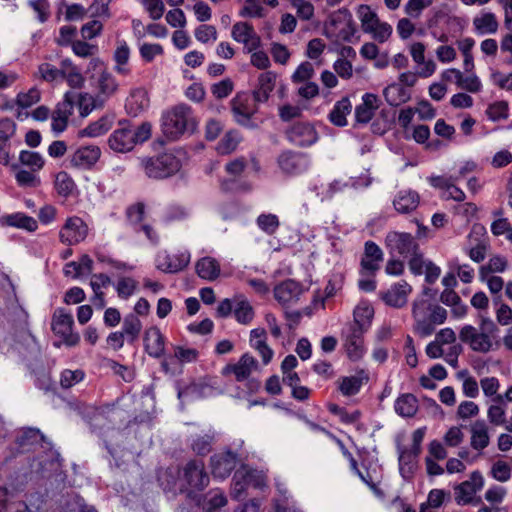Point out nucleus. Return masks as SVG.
<instances>
[{"mask_svg":"<svg viewBox=\"0 0 512 512\" xmlns=\"http://www.w3.org/2000/svg\"><path fill=\"white\" fill-rule=\"evenodd\" d=\"M412 314L414 332L420 337L430 336L435 331V325L443 324L447 318L446 309L424 299L414 301Z\"/></svg>","mask_w":512,"mask_h":512,"instance_id":"1","label":"nucleus"},{"mask_svg":"<svg viewBox=\"0 0 512 512\" xmlns=\"http://www.w3.org/2000/svg\"><path fill=\"white\" fill-rule=\"evenodd\" d=\"M497 332L498 328L490 318H482L480 329L472 325H465L459 332V338L473 351L487 353L493 349L494 337Z\"/></svg>","mask_w":512,"mask_h":512,"instance_id":"2","label":"nucleus"},{"mask_svg":"<svg viewBox=\"0 0 512 512\" xmlns=\"http://www.w3.org/2000/svg\"><path fill=\"white\" fill-rule=\"evenodd\" d=\"M150 137L151 125L148 122H144L136 128L125 125L112 132L108 138V145L115 152L126 153L131 151L135 145L144 143Z\"/></svg>","mask_w":512,"mask_h":512,"instance_id":"3","label":"nucleus"},{"mask_svg":"<svg viewBox=\"0 0 512 512\" xmlns=\"http://www.w3.org/2000/svg\"><path fill=\"white\" fill-rule=\"evenodd\" d=\"M196 122L192 109L186 104H178L163 114L162 130L167 138L175 140L187 131H193Z\"/></svg>","mask_w":512,"mask_h":512,"instance_id":"4","label":"nucleus"},{"mask_svg":"<svg viewBox=\"0 0 512 512\" xmlns=\"http://www.w3.org/2000/svg\"><path fill=\"white\" fill-rule=\"evenodd\" d=\"M142 168L149 178L163 179L170 177L181 169V160L172 152H166L154 158H144Z\"/></svg>","mask_w":512,"mask_h":512,"instance_id":"5","label":"nucleus"},{"mask_svg":"<svg viewBox=\"0 0 512 512\" xmlns=\"http://www.w3.org/2000/svg\"><path fill=\"white\" fill-rule=\"evenodd\" d=\"M355 32L352 15L347 10L332 13L324 26V34L334 41L350 42Z\"/></svg>","mask_w":512,"mask_h":512,"instance_id":"6","label":"nucleus"},{"mask_svg":"<svg viewBox=\"0 0 512 512\" xmlns=\"http://www.w3.org/2000/svg\"><path fill=\"white\" fill-rule=\"evenodd\" d=\"M484 486V478L479 471L471 473L470 478L455 486V501L458 505H474L478 506L482 503L480 497H476Z\"/></svg>","mask_w":512,"mask_h":512,"instance_id":"7","label":"nucleus"},{"mask_svg":"<svg viewBox=\"0 0 512 512\" xmlns=\"http://www.w3.org/2000/svg\"><path fill=\"white\" fill-rule=\"evenodd\" d=\"M385 247L391 257H409L419 250L416 239L405 232L391 231L385 237Z\"/></svg>","mask_w":512,"mask_h":512,"instance_id":"8","label":"nucleus"},{"mask_svg":"<svg viewBox=\"0 0 512 512\" xmlns=\"http://www.w3.org/2000/svg\"><path fill=\"white\" fill-rule=\"evenodd\" d=\"M263 486L264 478L261 473L247 467H241L236 470L233 476L231 496L239 500L248 488H262Z\"/></svg>","mask_w":512,"mask_h":512,"instance_id":"9","label":"nucleus"},{"mask_svg":"<svg viewBox=\"0 0 512 512\" xmlns=\"http://www.w3.org/2000/svg\"><path fill=\"white\" fill-rule=\"evenodd\" d=\"M182 480L191 490H203L209 484V476L201 460L189 461L182 470Z\"/></svg>","mask_w":512,"mask_h":512,"instance_id":"10","label":"nucleus"},{"mask_svg":"<svg viewBox=\"0 0 512 512\" xmlns=\"http://www.w3.org/2000/svg\"><path fill=\"white\" fill-rule=\"evenodd\" d=\"M73 323L74 320L71 314L63 310H57L54 313L52 330L56 335L60 336L68 346H75L80 340L79 335L72 331Z\"/></svg>","mask_w":512,"mask_h":512,"instance_id":"11","label":"nucleus"},{"mask_svg":"<svg viewBox=\"0 0 512 512\" xmlns=\"http://www.w3.org/2000/svg\"><path fill=\"white\" fill-rule=\"evenodd\" d=\"M87 234L86 223L80 217L73 216L66 220L59 232V238L63 244L71 246L82 242Z\"/></svg>","mask_w":512,"mask_h":512,"instance_id":"12","label":"nucleus"},{"mask_svg":"<svg viewBox=\"0 0 512 512\" xmlns=\"http://www.w3.org/2000/svg\"><path fill=\"white\" fill-rule=\"evenodd\" d=\"M76 99L74 92H66L62 102L58 103L51 116V128L55 133L63 132L68 124V119L73 112V104Z\"/></svg>","mask_w":512,"mask_h":512,"instance_id":"13","label":"nucleus"},{"mask_svg":"<svg viewBox=\"0 0 512 512\" xmlns=\"http://www.w3.org/2000/svg\"><path fill=\"white\" fill-rule=\"evenodd\" d=\"M310 159L304 153L283 152L278 157V165L282 172L289 175H299L306 172L310 167Z\"/></svg>","mask_w":512,"mask_h":512,"instance_id":"14","label":"nucleus"},{"mask_svg":"<svg viewBox=\"0 0 512 512\" xmlns=\"http://www.w3.org/2000/svg\"><path fill=\"white\" fill-rule=\"evenodd\" d=\"M365 332L358 326H348L343 331L344 347L349 359L357 361L363 357L365 353L363 335Z\"/></svg>","mask_w":512,"mask_h":512,"instance_id":"15","label":"nucleus"},{"mask_svg":"<svg viewBox=\"0 0 512 512\" xmlns=\"http://www.w3.org/2000/svg\"><path fill=\"white\" fill-rule=\"evenodd\" d=\"M458 180L459 177L456 176H431L428 178V182L432 187L442 190V198L462 202L465 200L466 195L462 189L455 185V182Z\"/></svg>","mask_w":512,"mask_h":512,"instance_id":"16","label":"nucleus"},{"mask_svg":"<svg viewBox=\"0 0 512 512\" xmlns=\"http://www.w3.org/2000/svg\"><path fill=\"white\" fill-rule=\"evenodd\" d=\"M191 255L188 251L177 254L159 252L156 257V267L166 273H176L183 270L190 262Z\"/></svg>","mask_w":512,"mask_h":512,"instance_id":"17","label":"nucleus"},{"mask_svg":"<svg viewBox=\"0 0 512 512\" xmlns=\"http://www.w3.org/2000/svg\"><path fill=\"white\" fill-rule=\"evenodd\" d=\"M232 38L244 45V50L248 53L257 50L260 47V37L255 32L254 28L245 22H238L233 25L231 31Z\"/></svg>","mask_w":512,"mask_h":512,"instance_id":"18","label":"nucleus"},{"mask_svg":"<svg viewBox=\"0 0 512 512\" xmlns=\"http://www.w3.org/2000/svg\"><path fill=\"white\" fill-rule=\"evenodd\" d=\"M287 137L290 142L301 147L311 146L318 140L315 128L305 122L295 123L287 131Z\"/></svg>","mask_w":512,"mask_h":512,"instance_id":"19","label":"nucleus"},{"mask_svg":"<svg viewBox=\"0 0 512 512\" xmlns=\"http://www.w3.org/2000/svg\"><path fill=\"white\" fill-rule=\"evenodd\" d=\"M101 149L96 145L81 146L70 156V165L75 168L90 169L99 160Z\"/></svg>","mask_w":512,"mask_h":512,"instance_id":"20","label":"nucleus"},{"mask_svg":"<svg viewBox=\"0 0 512 512\" xmlns=\"http://www.w3.org/2000/svg\"><path fill=\"white\" fill-rule=\"evenodd\" d=\"M237 456L230 451L215 454L211 457V470L215 478L225 479L236 467Z\"/></svg>","mask_w":512,"mask_h":512,"instance_id":"21","label":"nucleus"},{"mask_svg":"<svg viewBox=\"0 0 512 512\" xmlns=\"http://www.w3.org/2000/svg\"><path fill=\"white\" fill-rule=\"evenodd\" d=\"M411 291L412 287L406 281H401L393 284L390 289L383 292L381 298L387 305L394 308H401L406 305L408 295Z\"/></svg>","mask_w":512,"mask_h":512,"instance_id":"22","label":"nucleus"},{"mask_svg":"<svg viewBox=\"0 0 512 512\" xmlns=\"http://www.w3.org/2000/svg\"><path fill=\"white\" fill-rule=\"evenodd\" d=\"M302 288L294 280H286L274 288V297L283 306L293 304L299 300Z\"/></svg>","mask_w":512,"mask_h":512,"instance_id":"23","label":"nucleus"},{"mask_svg":"<svg viewBox=\"0 0 512 512\" xmlns=\"http://www.w3.org/2000/svg\"><path fill=\"white\" fill-rule=\"evenodd\" d=\"M257 368V360L246 353L241 356L236 364H229L223 368V374H234L237 381L247 379Z\"/></svg>","mask_w":512,"mask_h":512,"instance_id":"24","label":"nucleus"},{"mask_svg":"<svg viewBox=\"0 0 512 512\" xmlns=\"http://www.w3.org/2000/svg\"><path fill=\"white\" fill-rule=\"evenodd\" d=\"M485 233L486 231L483 226L474 225L468 235L470 243L473 239L476 241L475 246H470L466 249L470 259L476 263L482 262L486 257L488 244L484 240L480 239L485 235Z\"/></svg>","mask_w":512,"mask_h":512,"instance_id":"25","label":"nucleus"},{"mask_svg":"<svg viewBox=\"0 0 512 512\" xmlns=\"http://www.w3.org/2000/svg\"><path fill=\"white\" fill-rule=\"evenodd\" d=\"M382 249L373 241H367L364 247V254L361 259V267L363 270L374 274L383 261Z\"/></svg>","mask_w":512,"mask_h":512,"instance_id":"26","label":"nucleus"},{"mask_svg":"<svg viewBox=\"0 0 512 512\" xmlns=\"http://www.w3.org/2000/svg\"><path fill=\"white\" fill-rule=\"evenodd\" d=\"M16 131V123L10 118L0 120V163L8 165L10 155L8 151L9 141Z\"/></svg>","mask_w":512,"mask_h":512,"instance_id":"27","label":"nucleus"},{"mask_svg":"<svg viewBox=\"0 0 512 512\" xmlns=\"http://www.w3.org/2000/svg\"><path fill=\"white\" fill-rule=\"evenodd\" d=\"M144 345L150 356L159 358L163 355L165 349L164 337L157 327H150L146 330Z\"/></svg>","mask_w":512,"mask_h":512,"instance_id":"28","label":"nucleus"},{"mask_svg":"<svg viewBox=\"0 0 512 512\" xmlns=\"http://www.w3.org/2000/svg\"><path fill=\"white\" fill-rule=\"evenodd\" d=\"M470 444L474 450L482 451L490 443L489 427L484 420H477L471 425Z\"/></svg>","mask_w":512,"mask_h":512,"instance_id":"29","label":"nucleus"},{"mask_svg":"<svg viewBox=\"0 0 512 512\" xmlns=\"http://www.w3.org/2000/svg\"><path fill=\"white\" fill-rule=\"evenodd\" d=\"M148 107L149 98L146 90L143 88H136L132 90L125 104L128 114L137 116Z\"/></svg>","mask_w":512,"mask_h":512,"instance_id":"30","label":"nucleus"},{"mask_svg":"<svg viewBox=\"0 0 512 512\" xmlns=\"http://www.w3.org/2000/svg\"><path fill=\"white\" fill-rule=\"evenodd\" d=\"M213 394V389L204 383H192L182 390L178 391V398L182 402H190L201 398L209 397Z\"/></svg>","mask_w":512,"mask_h":512,"instance_id":"31","label":"nucleus"},{"mask_svg":"<svg viewBox=\"0 0 512 512\" xmlns=\"http://www.w3.org/2000/svg\"><path fill=\"white\" fill-rule=\"evenodd\" d=\"M473 26L478 35L495 34L499 24L497 18L492 12H484L474 17Z\"/></svg>","mask_w":512,"mask_h":512,"instance_id":"32","label":"nucleus"},{"mask_svg":"<svg viewBox=\"0 0 512 512\" xmlns=\"http://www.w3.org/2000/svg\"><path fill=\"white\" fill-rule=\"evenodd\" d=\"M351 111V101L347 97H344L334 104L332 110L328 115V119L332 124L338 127H344L347 125L346 117L351 113Z\"/></svg>","mask_w":512,"mask_h":512,"instance_id":"33","label":"nucleus"},{"mask_svg":"<svg viewBox=\"0 0 512 512\" xmlns=\"http://www.w3.org/2000/svg\"><path fill=\"white\" fill-rule=\"evenodd\" d=\"M383 94L387 103L391 106H399L408 102L411 98V92L398 82L388 85Z\"/></svg>","mask_w":512,"mask_h":512,"instance_id":"34","label":"nucleus"},{"mask_svg":"<svg viewBox=\"0 0 512 512\" xmlns=\"http://www.w3.org/2000/svg\"><path fill=\"white\" fill-rule=\"evenodd\" d=\"M419 195L411 190L400 191L393 201L395 209L399 213H410L417 208Z\"/></svg>","mask_w":512,"mask_h":512,"instance_id":"35","label":"nucleus"},{"mask_svg":"<svg viewBox=\"0 0 512 512\" xmlns=\"http://www.w3.org/2000/svg\"><path fill=\"white\" fill-rule=\"evenodd\" d=\"M220 264L212 257H203L196 263V272L202 279L213 281L220 275Z\"/></svg>","mask_w":512,"mask_h":512,"instance_id":"36","label":"nucleus"},{"mask_svg":"<svg viewBox=\"0 0 512 512\" xmlns=\"http://www.w3.org/2000/svg\"><path fill=\"white\" fill-rule=\"evenodd\" d=\"M142 331V322L136 314L130 313L124 317L122 331L126 340L134 344Z\"/></svg>","mask_w":512,"mask_h":512,"instance_id":"37","label":"nucleus"},{"mask_svg":"<svg viewBox=\"0 0 512 512\" xmlns=\"http://www.w3.org/2000/svg\"><path fill=\"white\" fill-rule=\"evenodd\" d=\"M248 98L237 95L231 102L235 120L240 124H247L254 113V109L247 104Z\"/></svg>","mask_w":512,"mask_h":512,"instance_id":"38","label":"nucleus"},{"mask_svg":"<svg viewBox=\"0 0 512 512\" xmlns=\"http://www.w3.org/2000/svg\"><path fill=\"white\" fill-rule=\"evenodd\" d=\"M374 315L373 307L367 302L359 303L353 312L354 322L349 326H358L363 331H367Z\"/></svg>","mask_w":512,"mask_h":512,"instance_id":"39","label":"nucleus"},{"mask_svg":"<svg viewBox=\"0 0 512 512\" xmlns=\"http://www.w3.org/2000/svg\"><path fill=\"white\" fill-rule=\"evenodd\" d=\"M394 409L401 417H412L418 410V401L410 393L402 394L396 399Z\"/></svg>","mask_w":512,"mask_h":512,"instance_id":"40","label":"nucleus"},{"mask_svg":"<svg viewBox=\"0 0 512 512\" xmlns=\"http://www.w3.org/2000/svg\"><path fill=\"white\" fill-rule=\"evenodd\" d=\"M61 67V80L65 79L72 88H80L83 85L84 77L78 67H76L70 59H63L61 61Z\"/></svg>","mask_w":512,"mask_h":512,"instance_id":"41","label":"nucleus"},{"mask_svg":"<svg viewBox=\"0 0 512 512\" xmlns=\"http://www.w3.org/2000/svg\"><path fill=\"white\" fill-rule=\"evenodd\" d=\"M276 75L272 72H265L259 76L258 88L254 91L253 97L256 102H265L274 89Z\"/></svg>","mask_w":512,"mask_h":512,"instance_id":"42","label":"nucleus"},{"mask_svg":"<svg viewBox=\"0 0 512 512\" xmlns=\"http://www.w3.org/2000/svg\"><path fill=\"white\" fill-rule=\"evenodd\" d=\"M2 221L8 226L25 229L30 232L35 231L38 227L37 221L33 217L20 212L6 215L2 218Z\"/></svg>","mask_w":512,"mask_h":512,"instance_id":"43","label":"nucleus"},{"mask_svg":"<svg viewBox=\"0 0 512 512\" xmlns=\"http://www.w3.org/2000/svg\"><path fill=\"white\" fill-rule=\"evenodd\" d=\"M493 404L490 405L487 411V416L491 424L495 426H501L506 423V408L504 403V397L498 395L492 398Z\"/></svg>","mask_w":512,"mask_h":512,"instance_id":"44","label":"nucleus"},{"mask_svg":"<svg viewBox=\"0 0 512 512\" xmlns=\"http://www.w3.org/2000/svg\"><path fill=\"white\" fill-rule=\"evenodd\" d=\"M356 182L352 178L343 180V179H335L331 183L327 185L325 189L321 193H317L318 196L321 197V200L331 199L335 194L345 191L348 188L355 187Z\"/></svg>","mask_w":512,"mask_h":512,"instance_id":"45","label":"nucleus"},{"mask_svg":"<svg viewBox=\"0 0 512 512\" xmlns=\"http://www.w3.org/2000/svg\"><path fill=\"white\" fill-rule=\"evenodd\" d=\"M227 498L220 490H211L205 497V512H220L221 508L226 506Z\"/></svg>","mask_w":512,"mask_h":512,"instance_id":"46","label":"nucleus"},{"mask_svg":"<svg viewBox=\"0 0 512 512\" xmlns=\"http://www.w3.org/2000/svg\"><path fill=\"white\" fill-rule=\"evenodd\" d=\"M363 378L360 376H346L338 380V388L344 396H352L360 391Z\"/></svg>","mask_w":512,"mask_h":512,"instance_id":"47","label":"nucleus"},{"mask_svg":"<svg viewBox=\"0 0 512 512\" xmlns=\"http://www.w3.org/2000/svg\"><path fill=\"white\" fill-rule=\"evenodd\" d=\"M453 73L456 75V84L459 88L471 93H477L482 89V83L475 74L464 76L461 71Z\"/></svg>","mask_w":512,"mask_h":512,"instance_id":"48","label":"nucleus"},{"mask_svg":"<svg viewBox=\"0 0 512 512\" xmlns=\"http://www.w3.org/2000/svg\"><path fill=\"white\" fill-rule=\"evenodd\" d=\"M214 435L211 433L195 434L191 436V448L198 455L210 452Z\"/></svg>","mask_w":512,"mask_h":512,"instance_id":"49","label":"nucleus"},{"mask_svg":"<svg viewBox=\"0 0 512 512\" xmlns=\"http://www.w3.org/2000/svg\"><path fill=\"white\" fill-rule=\"evenodd\" d=\"M55 188L57 193L63 197L71 195L76 188L72 177L65 171H60L55 177Z\"/></svg>","mask_w":512,"mask_h":512,"instance_id":"50","label":"nucleus"},{"mask_svg":"<svg viewBox=\"0 0 512 512\" xmlns=\"http://www.w3.org/2000/svg\"><path fill=\"white\" fill-rule=\"evenodd\" d=\"M241 141V136L237 131L227 132L217 145V151L220 154H229L233 152Z\"/></svg>","mask_w":512,"mask_h":512,"instance_id":"51","label":"nucleus"},{"mask_svg":"<svg viewBox=\"0 0 512 512\" xmlns=\"http://www.w3.org/2000/svg\"><path fill=\"white\" fill-rule=\"evenodd\" d=\"M507 267V261L504 257L496 255L489 259L488 263L479 270L480 280L486 279V274L493 272H503Z\"/></svg>","mask_w":512,"mask_h":512,"instance_id":"52","label":"nucleus"},{"mask_svg":"<svg viewBox=\"0 0 512 512\" xmlns=\"http://www.w3.org/2000/svg\"><path fill=\"white\" fill-rule=\"evenodd\" d=\"M234 316L240 324L247 325L254 318L253 308L247 300L241 299L236 303Z\"/></svg>","mask_w":512,"mask_h":512,"instance_id":"53","label":"nucleus"},{"mask_svg":"<svg viewBox=\"0 0 512 512\" xmlns=\"http://www.w3.org/2000/svg\"><path fill=\"white\" fill-rule=\"evenodd\" d=\"M36 76L46 82H58L61 80L62 67L57 68L50 63H42L38 66Z\"/></svg>","mask_w":512,"mask_h":512,"instance_id":"54","label":"nucleus"},{"mask_svg":"<svg viewBox=\"0 0 512 512\" xmlns=\"http://www.w3.org/2000/svg\"><path fill=\"white\" fill-rule=\"evenodd\" d=\"M256 223L263 232L269 235L274 234L280 225L278 217L271 213L260 214L256 219Z\"/></svg>","mask_w":512,"mask_h":512,"instance_id":"55","label":"nucleus"},{"mask_svg":"<svg viewBox=\"0 0 512 512\" xmlns=\"http://www.w3.org/2000/svg\"><path fill=\"white\" fill-rule=\"evenodd\" d=\"M20 162L34 170H40L44 166V159L38 152L22 150L19 154Z\"/></svg>","mask_w":512,"mask_h":512,"instance_id":"56","label":"nucleus"},{"mask_svg":"<svg viewBox=\"0 0 512 512\" xmlns=\"http://www.w3.org/2000/svg\"><path fill=\"white\" fill-rule=\"evenodd\" d=\"M357 17L361 22L362 30H371V25L376 23L377 14L367 5H360L357 9Z\"/></svg>","mask_w":512,"mask_h":512,"instance_id":"57","label":"nucleus"},{"mask_svg":"<svg viewBox=\"0 0 512 512\" xmlns=\"http://www.w3.org/2000/svg\"><path fill=\"white\" fill-rule=\"evenodd\" d=\"M98 88L102 94L111 96L116 92L118 83L110 73L103 71L98 78Z\"/></svg>","mask_w":512,"mask_h":512,"instance_id":"58","label":"nucleus"},{"mask_svg":"<svg viewBox=\"0 0 512 512\" xmlns=\"http://www.w3.org/2000/svg\"><path fill=\"white\" fill-rule=\"evenodd\" d=\"M314 75V67L310 62L301 63L293 75L291 76L292 82L299 84L308 82Z\"/></svg>","mask_w":512,"mask_h":512,"instance_id":"59","label":"nucleus"},{"mask_svg":"<svg viewBox=\"0 0 512 512\" xmlns=\"http://www.w3.org/2000/svg\"><path fill=\"white\" fill-rule=\"evenodd\" d=\"M110 129V125L105 118H101L91 123L81 131V135L87 137H98L105 134Z\"/></svg>","mask_w":512,"mask_h":512,"instance_id":"60","label":"nucleus"},{"mask_svg":"<svg viewBox=\"0 0 512 512\" xmlns=\"http://www.w3.org/2000/svg\"><path fill=\"white\" fill-rule=\"evenodd\" d=\"M136 288L137 282L130 277H122L116 284L118 296L123 299H127L133 295Z\"/></svg>","mask_w":512,"mask_h":512,"instance_id":"61","label":"nucleus"},{"mask_svg":"<svg viewBox=\"0 0 512 512\" xmlns=\"http://www.w3.org/2000/svg\"><path fill=\"white\" fill-rule=\"evenodd\" d=\"M234 89V84L231 79L225 78L217 83L212 84L211 93L217 99H224L228 97Z\"/></svg>","mask_w":512,"mask_h":512,"instance_id":"62","label":"nucleus"},{"mask_svg":"<svg viewBox=\"0 0 512 512\" xmlns=\"http://www.w3.org/2000/svg\"><path fill=\"white\" fill-rule=\"evenodd\" d=\"M486 114L492 121L506 119L508 117V103L505 101L495 102L489 105Z\"/></svg>","mask_w":512,"mask_h":512,"instance_id":"63","label":"nucleus"},{"mask_svg":"<svg viewBox=\"0 0 512 512\" xmlns=\"http://www.w3.org/2000/svg\"><path fill=\"white\" fill-rule=\"evenodd\" d=\"M507 495L506 488L493 485L485 492L484 498L492 506H499Z\"/></svg>","mask_w":512,"mask_h":512,"instance_id":"64","label":"nucleus"}]
</instances>
